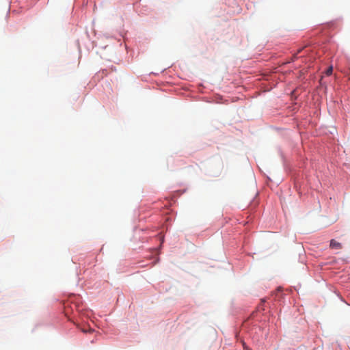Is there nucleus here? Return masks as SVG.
<instances>
[{
  "label": "nucleus",
  "instance_id": "f257e3e1",
  "mask_svg": "<svg viewBox=\"0 0 350 350\" xmlns=\"http://www.w3.org/2000/svg\"><path fill=\"white\" fill-rule=\"evenodd\" d=\"M329 246L332 249L340 250L342 248L341 243L337 242L334 239L330 241Z\"/></svg>",
  "mask_w": 350,
  "mask_h": 350
},
{
  "label": "nucleus",
  "instance_id": "f03ea898",
  "mask_svg": "<svg viewBox=\"0 0 350 350\" xmlns=\"http://www.w3.org/2000/svg\"><path fill=\"white\" fill-rule=\"evenodd\" d=\"M332 71H333V68L332 66H329L325 71V75H327V76H329L332 75Z\"/></svg>",
  "mask_w": 350,
  "mask_h": 350
},
{
  "label": "nucleus",
  "instance_id": "7ed1b4c3",
  "mask_svg": "<svg viewBox=\"0 0 350 350\" xmlns=\"http://www.w3.org/2000/svg\"><path fill=\"white\" fill-rule=\"evenodd\" d=\"M81 331H82L83 332H84V333L88 332V330H87V329H85V328H82V329H81ZM88 332H94V329H90L88 330Z\"/></svg>",
  "mask_w": 350,
  "mask_h": 350
},
{
  "label": "nucleus",
  "instance_id": "20e7f679",
  "mask_svg": "<svg viewBox=\"0 0 350 350\" xmlns=\"http://www.w3.org/2000/svg\"><path fill=\"white\" fill-rule=\"evenodd\" d=\"M302 50H303V49H299V50H298V51H297V54H295V55H294V58H296L297 55L298 53H299Z\"/></svg>",
  "mask_w": 350,
  "mask_h": 350
}]
</instances>
